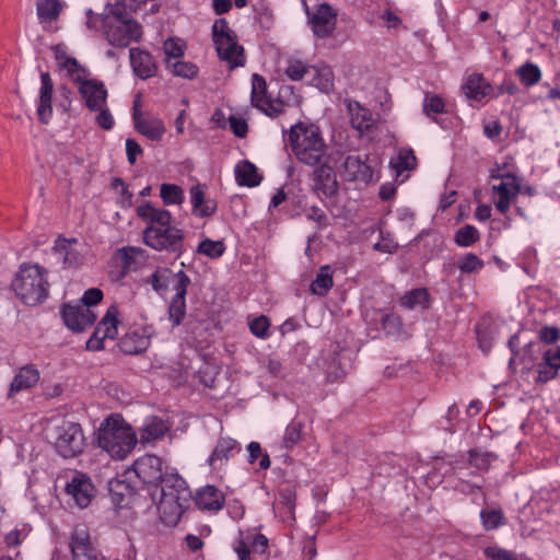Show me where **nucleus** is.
<instances>
[{
	"instance_id": "nucleus-1",
	"label": "nucleus",
	"mask_w": 560,
	"mask_h": 560,
	"mask_svg": "<svg viewBox=\"0 0 560 560\" xmlns=\"http://www.w3.org/2000/svg\"><path fill=\"white\" fill-rule=\"evenodd\" d=\"M152 498L159 500L158 510L162 522L167 526H175L191 498V492L178 474H171L165 477L163 488L154 489Z\"/></svg>"
},
{
	"instance_id": "nucleus-2",
	"label": "nucleus",
	"mask_w": 560,
	"mask_h": 560,
	"mask_svg": "<svg viewBox=\"0 0 560 560\" xmlns=\"http://www.w3.org/2000/svg\"><path fill=\"white\" fill-rule=\"evenodd\" d=\"M48 271L38 264L23 262L14 273L10 288L25 305L36 306L48 296Z\"/></svg>"
},
{
	"instance_id": "nucleus-3",
	"label": "nucleus",
	"mask_w": 560,
	"mask_h": 560,
	"mask_svg": "<svg viewBox=\"0 0 560 560\" xmlns=\"http://www.w3.org/2000/svg\"><path fill=\"white\" fill-rule=\"evenodd\" d=\"M289 142L294 156L307 165L318 164L326 153L320 130L313 124L298 122L291 127Z\"/></svg>"
},
{
	"instance_id": "nucleus-4",
	"label": "nucleus",
	"mask_w": 560,
	"mask_h": 560,
	"mask_svg": "<svg viewBox=\"0 0 560 560\" xmlns=\"http://www.w3.org/2000/svg\"><path fill=\"white\" fill-rule=\"evenodd\" d=\"M45 431L47 440L63 458H73L84 451L86 443L79 423L65 418L52 419Z\"/></svg>"
},
{
	"instance_id": "nucleus-5",
	"label": "nucleus",
	"mask_w": 560,
	"mask_h": 560,
	"mask_svg": "<svg viewBox=\"0 0 560 560\" xmlns=\"http://www.w3.org/2000/svg\"><path fill=\"white\" fill-rule=\"evenodd\" d=\"M126 8L120 4L108 5L102 18L106 39L112 46L127 47L131 40L138 42L142 36L141 25L128 18Z\"/></svg>"
},
{
	"instance_id": "nucleus-6",
	"label": "nucleus",
	"mask_w": 560,
	"mask_h": 560,
	"mask_svg": "<svg viewBox=\"0 0 560 560\" xmlns=\"http://www.w3.org/2000/svg\"><path fill=\"white\" fill-rule=\"evenodd\" d=\"M98 446L112 457L122 459L135 447L136 434L119 416H110L98 430Z\"/></svg>"
},
{
	"instance_id": "nucleus-7",
	"label": "nucleus",
	"mask_w": 560,
	"mask_h": 560,
	"mask_svg": "<svg viewBox=\"0 0 560 560\" xmlns=\"http://www.w3.org/2000/svg\"><path fill=\"white\" fill-rule=\"evenodd\" d=\"M213 42L221 60L226 61L231 69L244 65V49L237 44L234 31L229 27L225 19H219L212 26Z\"/></svg>"
},
{
	"instance_id": "nucleus-8",
	"label": "nucleus",
	"mask_w": 560,
	"mask_h": 560,
	"mask_svg": "<svg viewBox=\"0 0 560 560\" xmlns=\"http://www.w3.org/2000/svg\"><path fill=\"white\" fill-rule=\"evenodd\" d=\"M183 237V231L171 226V224L166 226L149 225L143 233L145 244L156 250L177 252L182 247Z\"/></svg>"
},
{
	"instance_id": "nucleus-9",
	"label": "nucleus",
	"mask_w": 560,
	"mask_h": 560,
	"mask_svg": "<svg viewBox=\"0 0 560 560\" xmlns=\"http://www.w3.org/2000/svg\"><path fill=\"white\" fill-rule=\"evenodd\" d=\"M133 470L144 483L154 485L155 488H163L165 477L172 474L164 470L162 459L152 454L138 458L133 463Z\"/></svg>"
},
{
	"instance_id": "nucleus-10",
	"label": "nucleus",
	"mask_w": 560,
	"mask_h": 560,
	"mask_svg": "<svg viewBox=\"0 0 560 560\" xmlns=\"http://www.w3.org/2000/svg\"><path fill=\"white\" fill-rule=\"evenodd\" d=\"M90 72L86 69L85 74L81 75V80H72L79 85V93L84 101L86 107L91 112H96L106 106L107 90L103 82L90 79Z\"/></svg>"
},
{
	"instance_id": "nucleus-11",
	"label": "nucleus",
	"mask_w": 560,
	"mask_h": 560,
	"mask_svg": "<svg viewBox=\"0 0 560 560\" xmlns=\"http://www.w3.org/2000/svg\"><path fill=\"white\" fill-rule=\"evenodd\" d=\"M493 178L502 179L499 185L492 187L493 202L501 213H506L510 208V202L520 192V183L514 174H499L492 175Z\"/></svg>"
},
{
	"instance_id": "nucleus-12",
	"label": "nucleus",
	"mask_w": 560,
	"mask_h": 560,
	"mask_svg": "<svg viewBox=\"0 0 560 560\" xmlns=\"http://www.w3.org/2000/svg\"><path fill=\"white\" fill-rule=\"evenodd\" d=\"M69 546L73 560H100V553L93 546L90 533L84 525L74 527Z\"/></svg>"
},
{
	"instance_id": "nucleus-13",
	"label": "nucleus",
	"mask_w": 560,
	"mask_h": 560,
	"mask_svg": "<svg viewBox=\"0 0 560 560\" xmlns=\"http://www.w3.org/2000/svg\"><path fill=\"white\" fill-rule=\"evenodd\" d=\"M61 316L66 326L74 331L81 332L92 326L96 319V315L85 305H63Z\"/></svg>"
},
{
	"instance_id": "nucleus-14",
	"label": "nucleus",
	"mask_w": 560,
	"mask_h": 560,
	"mask_svg": "<svg viewBox=\"0 0 560 560\" xmlns=\"http://www.w3.org/2000/svg\"><path fill=\"white\" fill-rule=\"evenodd\" d=\"M267 85L265 79L255 73L252 80V104L262 110L270 117H277L283 112V104L280 102L272 103L266 94Z\"/></svg>"
},
{
	"instance_id": "nucleus-15",
	"label": "nucleus",
	"mask_w": 560,
	"mask_h": 560,
	"mask_svg": "<svg viewBox=\"0 0 560 560\" xmlns=\"http://www.w3.org/2000/svg\"><path fill=\"white\" fill-rule=\"evenodd\" d=\"M66 490L81 509L86 508L94 495V487L90 478L81 472H75Z\"/></svg>"
},
{
	"instance_id": "nucleus-16",
	"label": "nucleus",
	"mask_w": 560,
	"mask_h": 560,
	"mask_svg": "<svg viewBox=\"0 0 560 560\" xmlns=\"http://www.w3.org/2000/svg\"><path fill=\"white\" fill-rule=\"evenodd\" d=\"M313 32L318 37H328L336 27L337 14L326 3L320 4L316 12L310 18Z\"/></svg>"
},
{
	"instance_id": "nucleus-17",
	"label": "nucleus",
	"mask_w": 560,
	"mask_h": 560,
	"mask_svg": "<svg viewBox=\"0 0 560 560\" xmlns=\"http://www.w3.org/2000/svg\"><path fill=\"white\" fill-rule=\"evenodd\" d=\"M177 278L178 281L175 288L176 294L174 295L168 307L170 319L173 322L174 326H178L185 316V295L187 292V285L190 282L188 276L182 270L177 273Z\"/></svg>"
},
{
	"instance_id": "nucleus-18",
	"label": "nucleus",
	"mask_w": 560,
	"mask_h": 560,
	"mask_svg": "<svg viewBox=\"0 0 560 560\" xmlns=\"http://www.w3.org/2000/svg\"><path fill=\"white\" fill-rule=\"evenodd\" d=\"M314 190L325 197L334 196L338 190L336 174L328 164H322L313 172Z\"/></svg>"
},
{
	"instance_id": "nucleus-19",
	"label": "nucleus",
	"mask_w": 560,
	"mask_h": 560,
	"mask_svg": "<svg viewBox=\"0 0 560 560\" xmlns=\"http://www.w3.org/2000/svg\"><path fill=\"white\" fill-rule=\"evenodd\" d=\"M342 173L347 180L369 183L373 171L360 156L348 155L342 163Z\"/></svg>"
},
{
	"instance_id": "nucleus-20",
	"label": "nucleus",
	"mask_w": 560,
	"mask_h": 560,
	"mask_svg": "<svg viewBox=\"0 0 560 560\" xmlns=\"http://www.w3.org/2000/svg\"><path fill=\"white\" fill-rule=\"evenodd\" d=\"M40 83L42 86L39 91L37 116L43 124H48L52 114L51 98L54 91V83L48 72H43L40 74Z\"/></svg>"
},
{
	"instance_id": "nucleus-21",
	"label": "nucleus",
	"mask_w": 560,
	"mask_h": 560,
	"mask_svg": "<svg viewBox=\"0 0 560 560\" xmlns=\"http://www.w3.org/2000/svg\"><path fill=\"white\" fill-rule=\"evenodd\" d=\"M130 62L135 73L141 79H148L155 74L156 66L152 56L138 48L130 49Z\"/></svg>"
},
{
	"instance_id": "nucleus-22",
	"label": "nucleus",
	"mask_w": 560,
	"mask_h": 560,
	"mask_svg": "<svg viewBox=\"0 0 560 560\" xmlns=\"http://www.w3.org/2000/svg\"><path fill=\"white\" fill-rule=\"evenodd\" d=\"M52 51L58 66L66 70L71 80H81L80 74H85V68L75 58L68 56L62 45L52 46Z\"/></svg>"
},
{
	"instance_id": "nucleus-23",
	"label": "nucleus",
	"mask_w": 560,
	"mask_h": 560,
	"mask_svg": "<svg viewBox=\"0 0 560 560\" xmlns=\"http://www.w3.org/2000/svg\"><path fill=\"white\" fill-rule=\"evenodd\" d=\"M39 380V372L32 365L23 366L19 373L14 376L10 390L9 397H12L14 394L31 388L34 386Z\"/></svg>"
},
{
	"instance_id": "nucleus-24",
	"label": "nucleus",
	"mask_w": 560,
	"mask_h": 560,
	"mask_svg": "<svg viewBox=\"0 0 560 560\" xmlns=\"http://www.w3.org/2000/svg\"><path fill=\"white\" fill-rule=\"evenodd\" d=\"M189 192L192 205V212L196 215L201 218L209 217L215 211V201L206 199L205 191L200 185L192 186Z\"/></svg>"
},
{
	"instance_id": "nucleus-25",
	"label": "nucleus",
	"mask_w": 560,
	"mask_h": 560,
	"mask_svg": "<svg viewBox=\"0 0 560 560\" xmlns=\"http://www.w3.org/2000/svg\"><path fill=\"white\" fill-rule=\"evenodd\" d=\"M196 503L202 510L218 511L223 508L224 497L215 487L206 486L198 491Z\"/></svg>"
},
{
	"instance_id": "nucleus-26",
	"label": "nucleus",
	"mask_w": 560,
	"mask_h": 560,
	"mask_svg": "<svg viewBox=\"0 0 560 560\" xmlns=\"http://www.w3.org/2000/svg\"><path fill=\"white\" fill-rule=\"evenodd\" d=\"M138 215L153 226H166L171 224L172 215L170 211L158 209L150 203L137 208Z\"/></svg>"
},
{
	"instance_id": "nucleus-27",
	"label": "nucleus",
	"mask_w": 560,
	"mask_h": 560,
	"mask_svg": "<svg viewBox=\"0 0 560 560\" xmlns=\"http://www.w3.org/2000/svg\"><path fill=\"white\" fill-rule=\"evenodd\" d=\"M135 128L138 132L150 139L151 141H159L165 133V126L159 118H142L137 119Z\"/></svg>"
},
{
	"instance_id": "nucleus-28",
	"label": "nucleus",
	"mask_w": 560,
	"mask_h": 560,
	"mask_svg": "<svg viewBox=\"0 0 560 560\" xmlns=\"http://www.w3.org/2000/svg\"><path fill=\"white\" fill-rule=\"evenodd\" d=\"M63 3L59 0H37L36 13L40 23H51L58 20Z\"/></svg>"
},
{
	"instance_id": "nucleus-29",
	"label": "nucleus",
	"mask_w": 560,
	"mask_h": 560,
	"mask_svg": "<svg viewBox=\"0 0 560 560\" xmlns=\"http://www.w3.org/2000/svg\"><path fill=\"white\" fill-rule=\"evenodd\" d=\"M348 112L353 128L362 131L372 126V115L369 109L362 107L358 102L348 101Z\"/></svg>"
},
{
	"instance_id": "nucleus-30",
	"label": "nucleus",
	"mask_w": 560,
	"mask_h": 560,
	"mask_svg": "<svg viewBox=\"0 0 560 560\" xmlns=\"http://www.w3.org/2000/svg\"><path fill=\"white\" fill-rule=\"evenodd\" d=\"M168 430V425L160 418H149L140 430V441L148 443L162 438Z\"/></svg>"
},
{
	"instance_id": "nucleus-31",
	"label": "nucleus",
	"mask_w": 560,
	"mask_h": 560,
	"mask_svg": "<svg viewBox=\"0 0 560 560\" xmlns=\"http://www.w3.org/2000/svg\"><path fill=\"white\" fill-rule=\"evenodd\" d=\"M118 310L116 306H110L105 316L98 323L94 334L106 339H114L117 336V324H118Z\"/></svg>"
},
{
	"instance_id": "nucleus-32",
	"label": "nucleus",
	"mask_w": 560,
	"mask_h": 560,
	"mask_svg": "<svg viewBox=\"0 0 560 560\" xmlns=\"http://www.w3.org/2000/svg\"><path fill=\"white\" fill-rule=\"evenodd\" d=\"M235 175L237 183L242 186L254 187L261 180L257 167L248 161H243L236 165Z\"/></svg>"
},
{
	"instance_id": "nucleus-33",
	"label": "nucleus",
	"mask_w": 560,
	"mask_h": 560,
	"mask_svg": "<svg viewBox=\"0 0 560 560\" xmlns=\"http://www.w3.org/2000/svg\"><path fill=\"white\" fill-rule=\"evenodd\" d=\"M117 258L122 266V273H127L137 269L138 265L143 260V250L136 247H124L118 249Z\"/></svg>"
},
{
	"instance_id": "nucleus-34",
	"label": "nucleus",
	"mask_w": 560,
	"mask_h": 560,
	"mask_svg": "<svg viewBox=\"0 0 560 560\" xmlns=\"http://www.w3.org/2000/svg\"><path fill=\"white\" fill-rule=\"evenodd\" d=\"M463 89L468 98L480 100L489 93L491 86L480 74H472L467 79Z\"/></svg>"
},
{
	"instance_id": "nucleus-35",
	"label": "nucleus",
	"mask_w": 560,
	"mask_h": 560,
	"mask_svg": "<svg viewBox=\"0 0 560 560\" xmlns=\"http://www.w3.org/2000/svg\"><path fill=\"white\" fill-rule=\"evenodd\" d=\"M52 250L61 258L65 267H74L80 262V254L69 245L67 238L58 237Z\"/></svg>"
},
{
	"instance_id": "nucleus-36",
	"label": "nucleus",
	"mask_w": 560,
	"mask_h": 560,
	"mask_svg": "<svg viewBox=\"0 0 560 560\" xmlns=\"http://www.w3.org/2000/svg\"><path fill=\"white\" fill-rule=\"evenodd\" d=\"M332 287V275L329 266H324L319 269L316 278L311 284L313 293L318 295H325L328 290Z\"/></svg>"
},
{
	"instance_id": "nucleus-37",
	"label": "nucleus",
	"mask_w": 560,
	"mask_h": 560,
	"mask_svg": "<svg viewBox=\"0 0 560 560\" xmlns=\"http://www.w3.org/2000/svg\"><path fill=\"white\" fill-rule=\"evenodd\" d=\"M315 71L311 84L317 88L319 91L329 93L334 89V75L328 67L312 68Z\"/></svg>"
},
{
	"instance_id": "nucleus-38",
	"label": "nucleus",
	"mask_w": 560,
	"mask_h": 560,
	"mask_svg": "<svg viewBox=\"0 0 560 560\" xmlns=\"http://www.w3.org/2000/svg\"><path fill=\"white\" fill-rule=\"evenodd\" d=\"M147 340L137 334H128L119 341V348L127 354H138L145 350Z\"/></svg>"
},
{
	"instance_id": "nucleus-39",
	"label": "nucleus",
	"mask_w": 560,
	"mask_h": 560,
	"mask_svg": "<svg viewBox=\"0 0 560 560\" xmlns=\"http://www.w3.org/2000/svg\"><path fill=\"white\" fill-rule=\"evenodd\" d=\"M166 67L172 70L173 74L176 77L192 79L198 73V68L196 65L187 61L165 59Z\"/></svg>"
},
{
	"instance_id": "nucleus-40",
	"label": "nucleus",
	"mask_w": 560,
	"mask_h": 560,
	"mask_svg": "<svg viewBox=\"0 0 560 560\" xmlns=\"http://www.w3.org/2000/svg\"><path fill=\"white\" fill-rule=\"evenodd\" d=\"M516 73L521 82L526 86L536 84L541 78L540 69L538 68V66L532 62H526L523 66H521L516 70Z\"/></svg>"
},
{
	"instance_id": "nucleus-41",
	"label": "nucleus",
	"mask_w": 560,
	"mask_h": 560,
	"mask_svg": "<svg viewBox=\"0 0 560 560\" xmlns=\"http://www.w3.org/2000/svg\"><path fill=\"white\" fill-rule=\"evenodd\" d=\"M560 357H557L555 352L551 350H548L545 352L544 360H545V366H542L539 370V378L541 381H548L552 378L557 370L560 368Z\"/></svg>"
},
{
	"instance_id": "nucleus-42",
	"label": "nucleus",
	"mask_w": 560,
	"mask_h": 560,
	"mask_svg": "<svg viewBox=\"0 0 560 560\" xmlns=\"http://www.w3.org/2000/svg\"><path fill=\"white\" fill-rule=\"evenodd\" d=\"M160 195L165 205H180L184 201V190L175 184H162Z\"/></svg>"
},
{
	"instance_id": "nucleus-43",
	"label": "nucleus",
	"mask_w": 560,
	"mask_h": 560,
	"mask_svg": "<svg viewBox=\"0 0 560 560\" xmlns=\"http://www.w3.org/2000/svg\"><path fill=\"white\" fill-rule=\"evenodd\" d=\"M429 294L425 289H415L401 298L400 303L407 308H413L417 305L428 307Z\"/></svg>"
},
{
	"instance_id": "nucleus-44",
	"label": "nucleus",
	"mask_w": 560,
	"mask_h": 560,
	"mask_svg": "<svg viewBox=\"0 0 560 560\" xmlns=\"http://www.w3.org/2000/svg\"><path fill=\"white\" fill-rule=\"evenodd\" d=\"M236 446V441L230 438H222L217 444L210 457V465L214 466L217 462L228 458V455Z\"/></svg>"
},
{
	"instance_id": "nucleus-45",
	"label": "nucleus",
	"mask_w": 560,
	"mask_h": 560,
	"mask_svg": "<svg viewBox=\"0 0 560 560\" xmlns=\"http://www.w3.org/2000/svg\"><path fill=\"white\" fill-rule=\"evenodd\" d=\"M479 240V232L472 225H465L460 228L455 234V242L459 246H469Z\"/></svg>"
},
{
	"instance_id": "nucleus-46",
	"label": "nucleus",
	"mask_w": 560,
	"mask_h": 560,
	"mask_svg": "<svg viewBox=\"0 0 560 560\" xmlns=\"http://www.w3.org/2000/svg\"><path fill=\"white\" fill-rule=\"evenodd\" d=\"M313 67L306 66L304 62L298 59L288 60V67L284 70V73L292 81H300L304 78V75L308 72Z\"/></svg>"
},
{
	"instance_id": "nucleus-47",
	"label": "nucleus",
	"mask_w": 560,
	"mask_h": 560,
	"mask_svg": "<svg viewBox=\"0 0 560 560\" xmlns=\"http://www.w3.org/2000/svg\"><path fill=\"white\" fill-rule=\"evenodd\" d=\"M225 250L222 241L205 240L198 246V253L203 254L210 258L220 257Z\"/></svg>"
},
{
	"instance_id": "nucleus-48",
	"label": "nucleus",
	"mask_w": 560,
	"mask_h": 560,
	"mask_svg": "<svg viewBox=\"0 0 560 560\" xmlns=\"http://www.w3.org/2000/svg\"><path fill=\"white\" fill-rule=\"evenodd\" d=\"M170 275L168 269H158L148 278L147 282L159 292L167 288Z\"/></svg>"
},
{
	"instance_id": "nucleus-49",
	"label": "nucleus",
	"mask_w": 560,
	"mask_h": 560,
	"mask_svg": "<svg viewBox=\"0 0 560 560\" xmlns=\"http://www.w3.org/2000/svg\"><path fill=\"white\" fill-rule=\"evenodd\" d=\"M302 428L303 424L300 422H292L287 427L283 436L285 447H292L300 442L302 438Z\"/></svg>"
},
{
	"instance_id": "nucleus-50",
	"label": "nucleus",
	"mask_w": 560,
	"mask_h": 560,
	"mask_svg": "<svg viewBox=\"0 0 560 560\" xmlns=\"http://www.w3.org/2000/svg\"><path fill=\"white\" fill-rule=\"evenodd\" d=\"M480 516L488 530L499 527L503 518L502 512L499 510H482Z\"/></svg>"
},
{
	"instance_id": "nucleus-51",
	"label": "nucleus",
	"mask_w": 560,
	"mask_h": 560,
	"mask_svg": "<svg viewBox=\"0 0 560 560\" xmlns=\"http://www.w3.org/2000/svg\"><path fill=\"white\" fill-rule=\"evenodd\" d=\"M482 265L483 264L478 258V256L472 253L466 254L463 257H460L458 260V264H457L458 268L463 272H472V271L481 268Z\"/></svg>"
},
{
	"instance_id": "nucleus-52",
	"label": "nucleus",
	"mask_w": 560,
	"mask_h": 560,
	"mask_svg": "<svg viewBox=\"0 0 560 560\" xmlns=\"http://www.w3.org/2000/svg\"><path fill=\"white\" fill-rule=\"evenodd\" d=\"M164 52L166 58L172 61L176 60L178 57L183 56L184 48L179 39L170 38L164 43Z\"/></svg>"
},
{
	"instance_id": "nucleus-53",
	"label": "nucleus",
	"mask_w": 560,
	"mask_h": 560,
	"mask_svg": "<svg viewBox=\"0 0 560 560\" xmlns=\"http://www.w3.org/2000/svg\"><path fill=\"white\" fill-rule=\"evenodd\" d=\"M269 326V320L264 315L254 318L249 324L250 331L259 338H264L267 336Z\"/></svg>"
},
{
	"instance_id": "nucleus-54",
	"label": "nucleus",
	"mask_w": 560,
	"mask_h": 560,
	"mask_svg": "<svg viewBox=\"0 0 560 560\" xmlns=\"http://www.w3.org/2000/svg\"><path fill=\"white\" fill-rule=\"evenodd\" d=\"M423 109L428 116L431 114H440L444 110V102L438 95L430 97L427 96L424 100Z\"/></svg>"
},
{
	"instance_id": "nucleus-55",
	"label": "nucleus",
	"mask_w": 560,
	"mask_h": 560,
	"mask_svg": "<svg viewBox=\"0 0 560 560\" xmlns=\"http://www.w3.org/2000/svg\"><path fill=\"white\" fill-rule=\"evenodd\" d=\"M485 555L490 560H517L511 551L498 547H487Z\"/></svg>"
},
{
	"instance_id": "nucleus-56",
	"label": "nucleus",
	"mask_w": 560,
	"mask_h": 560,
	"mask_svg": "<svg viewBox=\"0 0 560 560\" xmlns=\"http://www.w3.org/2000/svg\"><path fill=\"white\" fill-rule=\"evenodd\" d=\"M469 463L471 466L486 470L489 468L491 463V456L489 454H480L477 452H469Z\"/></svg>"
},
{
	"instance_id": "nucleus-57",
	"label": "nucleus",
	"mask_w": 560,
	"mask_h": 560,
	"mask_svg": "<svg viewBox=\"0 0 560 560\" xmlns=\"http://www.w3.org/2000/svg\"><path fill=\"white\" fill-rule=\"evenodd\" d=\"M97 112H98V114L96 116L97 125L105 130H110L114 126V118H113L110 112L108 110V108H106V106H103Z\"/></svg>"
},
{
	"instance_id": "nucleus-58",
	"label": "nucleus",
	"mask_w": 560,
	"mask_h": 560,
	"mask_svg": "<svg viewBox=\"0 0 560 560\" xmlns=\"http://www.w3.org/2000/svg\"><path fill=\"white\" fill-rule=\"evenodd\" d=\"M103 299V292L97 288H92L85 291V293L82 296V305H85V307H90L92 305L98 304Z\"/></svg>"
},
{
	"instance_id": "nucleus-59",
	"label": "nucleus",
	"mask_w": 560,
	"mask_h": 560,
	"mask_svg": "<svg viewBox=\"0 0 560 560\" xmlns=\"http://www.w3.org/2000/svg\"><path fill=\"white\" fill-rule=\"evenodd\" d=\"M230 127L236 137L243 138L247 133V122L243 118L230 117Z\"/></svg>"
},
{
	"instance_id": "nucleus-60",
	"label": "nucleus",
	"mask_w": 560,
	"mask_h": 560,
	"mask_svg": "<svg viewBox=\"0 0 560 560\" xmlns=\"http://www.w3.org/2000/svg\"><path fill=\"white\" fill-rule=\"evenodd\" d=\"M127 159L130 164H135L137 155L142 153L140 144L135 139L126 140Z\"/></svg>"
},
{
	"instance_id": "nucleus-61",
	"label": "nucleus",
	"mask_w": 560,
	"mask_h": 560,
	"mask_svg": "<svg viewBox=\"0 0 560 560\" xmlns=\"http://www.w3.org/2000/svg\"><path fill=\"white\" fill-rule=\"evenodd\" d=\"M416 164V158L412 154L411 151L406 153H400L398 158V163L396 164V167L398 171L400 170H411L415 167Z\"/></svg>"
},
{
	"instance_id": "nucleus-62",
	"label": "nucleus",
	"mask_w": 560,
	"mask_h": 560,
	"mask_svg": "<svg viewBox=\"0 0 560 560\" xmlns=\"http://www.w3.org/2000/svg\"><path fill=\"white\" fill-rule=\"evenodd\" d=\"M559 335L560 331L556 327L546 326L539 331V338L547 343L556 342L559 339Z\"/></svg>"
},
{
	"instance_id": "nucleus-63",
	"label": "nucleus",
	"mask_w": 560,
	"mask_h": 560,
	"mask_svg": "<svg viewBox=\"0 0 560 560\" xmlns=\"http://www.w3.org/2000/svg\"><path fill=\"white\" fill-rule=\"evenodd\" d=\"M383 327L389 332L399 330L401 327L400 318L394 314L386 315L383 318Z\"/></svg>"
},
{
	"instance_id": "nucleus-64",
	"label": "nucleus",
	"mask_w": 560,
	"mask_h": 560,
	"mask_svg": "<svg viewBox=\"0 0 560 560\" xmlns=\"http://www.w3.org/2000/svg\"><path fill=\"white\" fill-rule=\"evenodd\" d=\"M253 549L257 552H265L268 547V539L262 534H257L253 540Z\"/></svg>"
}]
</instances>
